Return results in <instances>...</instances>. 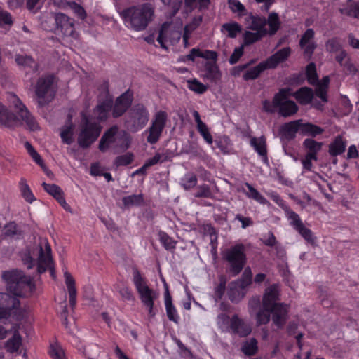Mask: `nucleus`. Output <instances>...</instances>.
Instances as JSON below:
<instances>
[{"label":"nucleus","mask_w":359,"mask_h":359,"mask_svg":"<svg viewBox=\"0 0 359 359\" xmlns=\"http://www.w3.org/2000/svg\"><path fill=\"white\" fill-rule=\"evenodd\" d=\"M25 148L27 149L28 153L33 158L34 161L39 165H42L43 161L41 158V156H39V154L36 152V151L32 146V144L29 142H26L25 144Z\"/></svg>","instance_id":"0e129e2a"},{"label":"nucleus","mask_w":359,"mask_h":359,"mask_svg":"<svg viewBox=\"0 0 359 359\" xmlns=\"http://www.w3.org/2000/svg\"><path fill=\"white\" fill-rule=\"evenodd\" d=\"M279 300V290L276 285H272L265 290L262 299V306L266 309H271L280 304Z\"/></svg>","instance_id":"a211bd4d"},{"label":"nucleus","mask_w":359,"mask_h":359,"mask_svg":"<svg viewBox=\"0 0 359 359\" xmlns=\"http://www.w3.org/2000/svg\"><path fill=\"white\" fill-rule=\"evenodd\" d=\"M198 131L203 136L204 140L208 143H212V137L210 133L208 131V128L205 123H203L201 125L197 126Z\"/></svg>","instance_id":"69168bd1"},{"label":"nucleus","mask_w":359,"mask_h":359,"mask_svg":"<svg viewBox=\"0 0 359 359\" xmlns=\"http://www.w3.org/2000/svg\"><path fill=\"white\" fill-rule=\"evenodd\" d=\"M133 283L142 303L148 310L149 317H154L157 311L154 308V300L158 298V293L148 287L145 280L138 271H135L133 273Z\"/></svg>","instance_id":"39448f33"},{"label":"nucleus","mask_w":359,"mask_h":359,"mask_svg":"<svg viewBox=\"0 0 359 359\" xmlns=\"http://www.w3.org/2000/svg\"><path fill=\"white\" fill-rule=\"evenodd\" d=\"M143 201L142 194H133L122 198L123 206L126 208L140 205L143 203Z\"/></svg>","instance_id":"4c0bfd02"},{"label":"nucleus","mask_w":359,"mask_h":359,"mask_svg":"<svg viewBox=\"0 0 359 359\" xmlns=\"http://www.w3.org/2000/svg\"><path fill=\"white\" fill-rule=\"evenodd\" d=\"M182 36V32L180 27L175 29V27L172 22H164L158 33L157 41L160 43L163 48L167 49L165 42L170 41L172 43H177Z\"/></svg>","instance_id":"4468645a"},{"label":"nucleus","mask_w":359,"mask_h":359,"mask_svg":"<svg viewBox=\"0 0 359 359\" xmlns=\"http://www.w3.org/2000/svg\"><path fill=\"white\" fill-rule=\"evenodd\" d=\"M244 46H245V45L243 43L240 47L236 48L234 49L233 53L230 56V58L229 60V63L231 65H233V64L236 63L239 60L241 57L243 55Z\"/></svg>","instance_id":"774afa93"},{"label":"nucleus","mask_w":359,"mask_h":359,"mask_svg":"<svg viewBox=\"0 0 359 359\" xmlns=\"http://www.w3.org/2000/svg\"><path fill=\"white\" fill-rule=\"evenodd\" d=\"M242 351L246 355H254L257 351V341L252 338L245 341L242 346Z\"/></svg>","instance_id":"37998d69"},{"label":"nucleus","mask_w":359,"mask_h":359,"mask_svg":"<svg viewBox=\"0 0 359 359\" xmlns=\"http://www.w3.org/2000/svg\"><path fill=\"white\" fill-rule=\"evenodd\" d=\"M42 186L44 190L50 195L53 196L56 200L61 196L64 195V193L61 188L55 184H47L46 182L42 183Z\"/></svg>","instance_id":"a18cd8bd"},{"label":"nucleus","mask_w":359,"mask_h":359,"mask_svg":"<svg viewBox=\"0 0 359 359\" xmlns=\"http://www.w3.org/2000/svg\"><path fill=\"white\" fill-rule=\"evenodd\" d=\"M306 76L310 84H315L318 81L316 65L313 62L309 63L306 67Z\"/></svg>","instance_id":"603ef678"},{"label":"nucleus","mask_w":359,"mask_h":359,"mask_svg":"<svg viewBox=\"0 0 359 359\" xmlns=\"http://www.w3.org/2000/svg\"><path fill=\"white\" fill-rule=\"evenodd\" d=\"M158 237L160 242L163 244L164 248L168 250H173L175 248L177 242L170 237L166 233L159 231Z\"/></svg>","instance_id":"c03bdc74"},{"label":"nucleus","mask_w":359,"mask_h":359,"mask_svg":"<svg viewBox=\"0 0 359 359\" xmlns=\"http://www.w3.org/2000/svg\"><path fill=\"white\" fill-rule=\"evenodd\" d=\"M68 6L81 20H83L86 18V12L81 5L74 1H72L68 4Z\"/></svg>","instance_id":"052dcab7"},{"label":"nucleus","mask_w":359,"mask_h":359,"mask_svg":"<svg viewBox=\"0 0 359 359\" xmlns=\"http://www.w3.org/2000/svg\"><path fill=\"white\" fill-rule=\"evenodd\" d=\"M55 23V32L62 34L65 37L76 39L79 34L75 31L74 20L62 13H57L54 15Z\"/></svg>","instance_id":"9b49d317"},{"label":"nucleus","mask_w":359,"mask_h":359,"mask_svg":"<svg viewBox=\"0 0 359 359\" xmlns=\"http://www.w3.org/2000/svg\"><path fill=\"white\" fill-rule=\"evenodd\" d=\"M244 251V245L238 244L225 252L224 258L230 264L229 271L233 276L238 275L243 269L246 262Z\"/></svg>","instance_id":"6e6552de"},{"label":"nucleus","mask_w":359,"mask_h":359,"mask_svg":"<svg viewBox=\"0 0 359 359\" xmlns=\"http://www.w3.org/2000/svg\"><path fill=\"white\" fill-rule=\"evenodd\" d=\"M20 186L22 194L27 202L32 203L35 200V198L25 179H21Z\"/></svg>","instance_id":"09e8293b"},{"label":"nucleus","mask_w":359,"mask_h":359,"mask_svg":"<svg viewBox=\"0 0 359 359\" xmlns=\"http://www.w3.org/2000/svg\"><path fill=\"white\" fill-rule=\"evenodd\" d=\"M74 125L72 122V116L68 115L67 122L60 129V137L63 143L71 144L74 142Z\"/></svg>","instance_id":"5701e85b"},{"label":"nucleus","mask_w":359,"mask_h":359,"mask_svg":"<svg viewBox=\"0 0 359 359\" xmlns=\"http://www.w3.org/2000/svg\"><path fill=\"white\" fill-rule=\"evenodd\" d=\"M250 145L263 158L264 162L267 161V151L266 141L264 137H252L250 140Z\"/></svg>","instance_id":"2f4dec72"},{"label":"nucleus","mask_w":359,"mask_h":359,"mask_svg":"<svg viewBox=\"0 0 359 359\" xmlns=\"http://www.w3.org/2000/svg\"><path fill=\"white\" fill-rule=\"evenodd\" d=\"M194 196L196 198H212V194L208 185L202 184L197 187V191Z\"/></svg>","instance_id":"4d7b16f0"},{"label":"nucleus","mask_w":359,"mask_h":359,"mask_svg":"<svg viewBox=\"0 0 359 359\" xmlns=\"http://www.w3.org/2000/svg\"><path fill=\"white\" fill-rule=\"evenodd\" d=\"M228 4L233 13L238 12L240 15H243L246 11L245 6L238 0H229Z\"/></svg>","instance_id":"680f3d73"},{"label":"nucleus","mask_w":359,"mask_h":359,"mask_svg":"<svg viewBox=\"0 0 359 359\" xmlns=\"http://www.w3.org/2000/svg\"><path fill=\"white\" fill-rule=\"evenodd\" d=\"M15 60L18 65L30 67L34 72L38 70V64L29 56L16 55Z\"/></svg>","instance_id":"e433bc0d"},{"label":"nucleus","mask_w":359,"mask_h":359,"mask_svg":"<svg viewBox=\"0 0 359 359\" xmlns=\"http://www.w3.org/2000/svg\"><path fill=\"white\" fill-rule=\"evenodd\" d=\"M271 313L272 314V321L278 328H282L288 318V308L287 305L285 304H278L277 306L271 308Z\"/></svg>","instance_id":"f3484780"},{"label":"nucleus","mask_w":359,"mask_h":359,"mask_svg":"<svg viewBox=\"0 0 359 359\" xmlns=\"http://www.w3.org/2000/svg\"><path fill=\"white\" fill-rule=\"evenodd\" d=\"M21 234L22 231L15 222H9L4 226L2 230V236L4 238H18Z\"/></svg>","instance_id":"c9c22d12"},{"label":"nucleus","mask_w":359,"mask_h":359,"mask_svg":"<svg viewBox=\"0 0 359 359\" xmlns=\"http://www.w3.org/2000/svg\"><path fill=\"white\" fill-rule=\"evenodd\" d=\"M2 278L6 283L7 290L13 295L0 292V309L4 311L8 310L11 305H16L18 297H27L35 289L32 278L18 269L4 271Z\"/></svg>","instance_id":"f257e3e1"},{"label":"nucleus","mask_w":359,"mask_h":359,"mask_svg":"<svg viewBox=\"0 0 359 359\" xmlns=\"http://www.w3.org/2000/svg\"><path fill=\"white\" fill-rule=\"evenodd\" d=\"M133 101L132 95L128 91L125 92L115 101L112 110V115L114 118L121 116L130 107Z\"/></svg>","instance_id":"dca6fc26"},{"label":"nucleus","mask_w":359,"mask_h":359,"mask_svg":"<svg viewBox=\"0 0 359 359\" xmlns=\"http://www.w3.org/2000/svg\"><path fill=\"white\" fill-rule=\"evenodd\" d=\"M13 98L15 107L17 109V113L22 119V121H23L26 123L27 128L29 130H38L39 127L35 118L30 114L27 107L15 95H13Z\"/></svg>","instance_id":"2eb2a0df"},{"label":"nucleus","mask_w":359,"mask_h":359,"mask_svg":"<svg viewBox=\"0 0 359 359\" xmlns=\"http://www.w3.org/2000/svg\"><path fill=\"white\" fill-rule=\"evenodd\" d=\"M102 127L95 121L88 118L82 114L80 132L78 136V144L85 149L89 147L99 137Z\"/></svg>","instance_id":"423d86ee"},{"label":"nucleus","mask_w":359,"mask_h":359,"mask_svg":"<svg viewBox=\"0 0 359 359\" xmlns=\"http://www.w3.org/2000/svg\"><path fill=\"white\" fill-rule=\"evenodd\" d=\"M120 15L123 21L129 24L133 29L141 31L145 29L149 23L152 21L154 7L150 3H145L124 9Z\"/></svg>","instance_id":"f03ea898"},{"label":"nucleus","mask_w":359,"mask_h":359,"mask_svg":"<svg viewBox=\"0 0 359 359\" xmlns=\"http://www.w3.org/2000/svg\"><path fill=\"white\" fill-rule=\"evenodd\" d=\"M161 1L172 9L173 15L180 11L183 3V0H161Z\"/></svg>","instance_id":"bf43d9fd"},{"label":"nucleus","mask_w":359,"mask_h":359,"mask_svg":"<svg viewBox=\"0 0 359 359\" xmlns=\"http://www.w3.org/2000/svg\"><path fill=\"white\" fill-rule=\"evenodd\" d=\"M204 77L212 82L217 83L220 80L222 74L215 62H206Z\"/></svg>","instance_id":"cd10ccee"},{"label":"nucleus","mask_w":359,"mask_h":359,"mask_svg":"<svg viewBox=\"0 0 359 359\" xmlns=\"http://www.w3.org/2000/svg\"><path fill=\"white\" fill-rule=\"evenodd\" d=\"M149 117V111L143 104H138L133 106L126 121L128 129L133 133L138 131L147 125Z\"/></svg>","instance_id":"0eeeda50"},{"label":"nucleus","mask_w":359,"mask_h":359,"mask_svg":"<svg viewBox=\"0 0 359 359\" xmlns=\"http://www.w3.org/2000/svg\"><path fill=\"white\" fill-rule=\"evenodd\" d=\"M37 251L39 254L37 272L43 273L48 269L53 278H55V269L53 266L51 248L46 240L41 241Z\"/></svg>","instance_id":"9d476101"},{"label":"nucleus","mask_w":359,"mask_h":359,"mask_svg":"<svg viewBox=\"0 0 359 359\" xmlns=\"http://www.w3.org/2000/svg\"><path fill=\"white\" fill-rule=\"evenodd\" d=\"M290 53L291 49L289 47L279 50L266 60L269 68H275L280 62L285 60L290 55Z\"/></svg>","instance_id":"4be33fe9"},{"label":"nucleus","mask_w":359,"mask_h":359,"mask_svg":"<svg viewBox=\"0 0 359 359\" xmlns=\"http://www.w3.org/2000/svg\"><path fill=\"white\" fill-rule=\"evenodd\" d=\"M287 215L288 219L290 220V224L296 231L304 225L302 222L299 215L293 210H287Z\"/></svg>","instance_id":"8fccbe9b"},{"label":"nucleus","mask_w":359,"mask_h":359,"mask_svg":"<svg viewBox=\"0 0 359 359\" xmlns=\"http://www.w3.org/2000/svg\"><path fill=\"white\" fill-rule=\"evenodd\" d=\"M323 145V142H319L312 138H306L303 142V147L306 151V155L309 158H313V161H317V154L322 149Z\"/></svg>","instance_id":"412c9836"},{"label":"nucleus","mask_w":359,"mask_h":359,"mask_svg":"<svg viewBox=\"0 0 359 359\" xmlns=\"http://www.w3.org/2000/svg\"><path fill=\"white\" fill-rule=\"evenodd\" d=\"M324 132V129L314 125L311 123H303L301 122L300 126V133L304 135H308L311 137H316L318 135L322 134Z\"/></svg>","instance_id":"f704fd0d"},{"label":"nucleus","mask_w":359,"mask_h":359,"mask_svg":"<svg viewBox=\"0 0 359 359\" xmlns=\"http://www.w3.org/2000/svg\"><path fill=\"white\" fill-rule=\"evenodd\" d=\"M245 186L249 191V192L246 193L248 197L252 198L261 203H266V199L251 184L245 183Z\"/></svg>","instance_id":"864d4df0"},{"label":"nucleus","mask_w":359,"mask_h":359,"mask_svg":"<svg viewBox=\"0 0 359 359\" xmlns=\"http://www.w3.org/2000/svg\"><path fill=\"white\" fill-rule=\"evenodd\" d=\"M245 287L241 285L239 283L232 282L229 284V289L228 291V297L233 302H238L241 300L245 296Z\"/></svg>","instance_id":"a878e982"},{"label":"nucleus","mask_w":359,"mask_h":359,"mask_svg":"<svg viewBox=\"0 0 359 359\" xmlns=\"http://www.w3.org/2000/svg\"><path fill=\"white\" fill-rule=\"evenodd\" d=\"M246 28L249 30L243 33L245 45H250L260 41L266 36V18L250 13L245 18Z\"/></svg>","instance_id":"20e7f679"},{"label":"nucleus","mask_w":359,"mask_h":359,"mask_svg":"<svg viewBox=\"0 0 359 359\" xmlns=\"http://www.w3.org/2000/svg\"><path fill=\"white\" fill-rule=\"evenodd\" d=\"M346 143L341 135H337L329 145V154L332 156L341 154L346 149Z\"/></svg>","instance_id":"7c9ffc66"},{"label":"nucleus","mask_w":359,"mask_h":359,"mask_svg":"<svg viewBox=\"0 0 359 359\" xmlns=\"http://www.w3.org/2000/svg\"><path fill=\"white\" fill-rule=\"evenodd\" d=\"M275 102L278 104V112L283 117L292 116L298 111L296 103L288 99V90L281 89L276 93Z\"/></svg>","instance_id":"ddd939ff"},{"label":"nucleus","mask_w":359,"mask_h":359,"mask_svg":"<svg viewBox=\"0 0 359 359\" xmlns=\"http://www.w3.org/2000/svg\"><path fill=\"white\" fill-rule=\"evenodd\" d=\"M302 120H296L285 123L280 128V136L283 140H293L298 130L300 131V126Z\"/></svg>","instance_id":"6ab92c4d"},{"label":"nucleus","mask_w":359,"mask_h":359,"mask_svg":"<svg viewBox=\"0 0 359 359\" xmlns=\"http://www.w3.org/2000/svg\"><path fill=\"white\" fill-rule=\"evenodd\" d=\"M165 305L166 309V313L168 319L175 323H177L179 316L177 313V310L172 304V297L170 294L168 287L165 283Z\"/></svg>","instance_id":"393cba45"},{"label":"nucleus","mask_w":359,"mask_h":359,"mask_svg":"<svg viewBox=\"0 0 359 359\" xmlns=\"http://www.w3.org/2000/svg\"><path fill=\"white\" fill-rule=\"evenodd\" d=\"M0 124L8 128H12L19 124L16 116L9 112L0 104Z\"/></svg>","instance_id":"b1692460"},{"label":"nucleus","mask_w":359,"mask_h":359,"mask_svg":"<svg viewBox=\"0 0 359 359\" xmlns=\"http://www.w3.org/2000/svg\"><path fill=\"white\" fill-rule=\"evenodd\" d=\"M339 11L347 16L359 18V3L348 0L339 8Z\"/></svg>","instance_id":"c85d7f7f"},{"label":"nucleus","mask_w":359,"mask_h":359,"mask_svg":"<svg viewBox=\"0 0 359 359\" xmlns=\"http://www.w3.org/2000/svg\"><path fill=\"white\" fill-rule=\"evenodd\" d=\"M188 88L198 94L204 93L208 90V86L199 82L197 79L187 81Z\"/></svg>","instance_id":"de8ad7c7"},{"label":"nucleus","mask_w":359,"mask_h":359,"mask_svg":"<svg viewBox=\"0 0 359 359\" xmlns=\"http://www.w3.org/2000/svg\"><path fill=\"white\" fill-rule=\"evenodd\" d=\"M271 309L260 308L256 313V320L257 325H266L270 320Z\"/></svg>","instance_id":"a19ab883"},{"label":"nucleus","mask_w":359,"mask_h":359,"mask_svg":"<svg viewBox=\"0 0 359 359\" xmlns=\"http://www.w3.org/2000/svg\"><path fill=\"white\" fill-rule=\"evenodd\" d=\"M231 328L240 337H245L252 331L250 325L238 318L237 315H233L231 319Z\"/></svg>","instance_id":"aec40b11"},{"label":"nucleus","mask_w":359,"mask_h":359,"mask_svg":"<svg viewBox=\"0 0 359 359\" xmlns=\"http://www.w3.org/2000/svg\"><path fill=\"white\" fill-rule=\"evenodd\" d=\"M109 108V104L105 102L97 105L93 111L94 117L100 121L105 120Z\"/></svg>","instance_id":"79ce46f5"},{"label":"nucleus","mask_w":359,"mask_h":359,"mask_svg":"<svg viewBox=\"0 0 359 359\" xmlns=\"http://www.w3.org/2000/svg\"><path fill=\"white\" fill-rule=\"evenodd\" d=\"M236 282L239 283L244 287H246L252 283V272L249 267L244 270L241 278Z\"/></svg>","instance_id":"e2e57ef3"},{"label":"nucleus","mask_w":359,"mask_h":359,"mask_svg":"<svg viewBox=\"0 0 359 359\" xmlns=\"http://www.w3.org/2000/svg\"><path fill=\"white\" fill-rule=\"evenodd\" d=\"M326 50L330 53H337L342 50L341 45L337 38L328 40L325 45Z\"/></svg>","instance_id":"6e6d98bb"},{"label":"nucleus","mask_w":359,"mask_h":359,"mask_svg":"<svg viewBox=\"0 0 359 359\" xmlns=\"http://www.w3.org/2000/svg\"><path fill=\"white\" fill-rule=\"evenodd\" d=\"M266 25L269 26V29L266 28V36L275 35L281 26L278 14L276 12L269 13L266 18Z\"/></svg>","instance_id":"bb28decb"},{"label":"nucleus","mask_w":359,"mask_h":359,"mask_svg":"<svg viewBox=\"0 0 359 359\" xmlns=\"http://www.w3.org/2000/svg\"><path fill=\"white\" fill-rule=\"evenodd\" d=\"M22 344V338L18 332H15L13 336L6 343V348L10 353L18 351Z\"/></svg>","instance_id":"58836bf2"},{"label":"nucleus","mask_w":359,"mask_h":359,"mask_svg":"<svg viewBox=\"0 0 359 359\" xmlns=\"http://www.w3.org/2000/svg\"><path fill=\"white\" fill-rule=\"evenodd\" d=\"M53 76H47L39 79L35 89L38 97V104L43 107L49 103L54 97L53 90Z\"/></svg>","instance_id":"1a4fd4ad"},{"label":"nucleus","mask_w":359,"mask_h":359,"mask_svg":"<svg viewBox=\"0 0 359 359\" xmlns=\"http://www.w3.org/2000/svg\"><path fill=\"white\" fill-rule=\"evenodd\" d=\"M134 159V156L132 153H127L124 155L117 156L114 160V165L116 167L126 166L130 164Z\"/></svg>","instance_id":"3c124183"},{"label":"nucleus","mask_w":359,"mask_h":359,"mask_svg":"<svg viewBox=\"0 0 359 359\" xmlns=\"http://www.w3.org/2000/svg\"><path fill=\"white\" fill-rule=\"evenodd\" d=\"M266 69L269 68L266 61L260 62L258 65L246 70V72L243 75V78L245 81L255 79L260 75V74L263 71H264Z\"/></svg>","instance_id":"72a5a7b5"},{"label":"nucleus","mask_w":359,"mask_h":359,"mask_svg":"<svg viewBox=\"0 0 359 359\" xmlns=\"http://www.w3.org/2000/svg\"><path fill=\"white\" fill-rule=\"evenodd\" d=\"M295 99L302 104H309L313 97V93L311 88L302 87L294 93Z\"/></svg>","instance_id":"c756f323"},{"label":"nucleus","mask_w":359,"mask_h":359,"mask_svg":"<svg viewBox=\"0 0 359 359\" xmlns=\"http://www.w3.org/2000/svg\"><path fill=\"white\" fill-rule=\"evenodd\" d=\"M167 121L168 114L165 111H158L155 114L151 126L148 128L149 135L147 137V141L149 143L154 144L159 140Z\"/></svg>","instance_id":"f8f14e48"},{"label":"nucleus","mask_w":359,"mask_h":359,"mask_svg":"<svg viewBox=\"0 0 359 359\" xmlns=\"http://www.w3.org/2000/svg\"><path fill=\"white\" fill-rule=\"evenodd\" d=\"M297 231L309 243L313 245L315 243V237L312 231L306 228L304 225L297 230Z\"/></svg>","instance_id":"13d9d810"},{"label":"nucleus","mask_w":359,"mask_h":359,"mask_svg":"<svg viewBox=\"0 0 359 359\" xmlns=\"http://www.w3.org/2000/svg\"><path fill=\"white\" fill-rule=\"evenodd\" d=\"M6 312L10 313L9 318L12 317L14 320L20 321L26 317L27 311L25 306H21L20 302L18 299V304L13 306L11 305Z\"/></svg>","instance_id":"473e14b6"},{"label":"nucleus","mask_w":359,"mask_h":359,"mask_svg":"<svg viewBox=\"0 0 359 359\" xmlns=\"http://www.w3.org/2000/svg\"><path fill=\"white\" fill-rule=\"evenodd\" d=\"M227 32L229 38H236L242 31L241 26L237 22L224 23L222 26V32Z\"/></svg>","instance_id":"ea45409f"},{"label":"nucleus","mask_w":359,"mask_h":359,"mask_svg":"<svg viewBox=\"0 0 359 359\" xmlns=\"http://www.w3.org/2000/svg\"><path fill=\"white\" fill-rule=\"evenodd\" d=\"M201 22V16L194 18L192 21L184 27V31L191 34L200 25Z\"/></svg>","instance_id":"338daca9"},{"label":"nucleus","mask_w":359,"mask_h":359,"mask_svg":"<svg viewBox=\"0 0 359 359\" xmlns=\"http://www.w3.org/2000/svg\"><path fill=\"white\" fill-rule=\"evenodd\" d=\"M49 354L53 359H65L64 350L57 344L50 346Z\"/></svg>","instance_id":"5fc2aeb1"},{"label":"nucleus","mask_w":359,"mask_h":359,"mask_svg":"<svg viewBox=\"0 0 359 359\" xmlns=\"http://www.w3.org/2000/svg\"><path fill=\"white\" fill-rule=\"evenodd\" d=\"M130 135L125 131L118 133V128L114 126L107 130L101 137L99 149L102 152L111 149L114 154H119L126 151L130 145Z\"/></svg>","instance_id":"7ed1b4c3"},{"label":"nucleus","mask_w":359,"mask_h":359,"mask_svg":"<svg viewBox=\"0 0 359 359\" xmlns=\"http://www.w3.org/2000/svg\"><path fill=\"white\" fill-rule=\"evenodd\" d=\"M197 177L194 173H187L182 179L181 185L186 190L194 187L197 184Z\"/></svg>","instance_id":"49530a36"}]
</instances>
